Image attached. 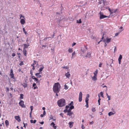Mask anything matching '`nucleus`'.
I'll use <instances>...</instances> for the list:
<instances>
[{
    "label": "nucleus",
    "mask_w": 129,
    "mask_h": 129,
    "mask_svg": "<svg viewBox=\"0 0 129 129\" xmlns=\"http://www.w3.org/2000/svg\"><path fill=\"white\" fill-rule=\"evenodd\" d=\"M41 66V67L38 70V71L39 72H41L43 71V69L44 68L43 65H42Z\"/></svg>",
    "instance_id": "obj_19"
},
{
    "label": "nucleus",
    "mask_w": 129,
    "mask_h": 129,
    "mask_svg": "<svg viewBox=\"0 0 129 129\" xmlns=\"http://www.w3.org/2000/svg\"><path fill=\"white\" fill-rule=\"evenodd\" d=\"M19 105L22 108H25V106L24 104V102L22 100L20 101L19 103Z\"/></svg>",
    "instance_id": "obj_7"
},
{
    "label": "nucleus",
    "mask_w": 129,
    "mask_h": 129,
    "mask_svg": "<svg viewBox=\"0 0 129 129\" xmlns=\"http://www.w3.org/2000/svg\"><path fill=\"white\" fill-rule=\"evenodd\" d=\"M98 70L96 69V71H95L94 73V75H97V74L98 73Z\"/></svg>",
    "instance_id": "obj_32"
},
{
    "label": "nucleus",
    "mask_w": 129,
    "mask_h": 129,
    "mask_svg": "<svg viewBox=\"0 0 129 129\" xmlns=\"http://www.w3.org/2000/svg\"><path fill=\"white\" fill-rule=\"evenodd\" d=\"M99 14L100 15V19L106 17H109V16H106L104 15L103 13L102 12H100L99 13Z\"/></svg>",
    "instance_id": "obj_5"
},
{
    "label": "nucleus",
    "mask_w": 129,
    "mask_h": 129,
    "mask_svg": "<svg viewBox=\"0 0 129 129\" xmlns=\"http://www.w3.org/2000/svg\"><path fill=\"white\" fill-rule=\"evenodd\" d=\"M23 86L24 88H25L27 86V85L26 83H24V85H23Z\"/></svg>",
    "instance_id": "obj_39"
},
{
    "label": "nucleus",
    "mask_w": 129,
    "mask_h": 129,
    "mask_svg": "<svg viewBox=\"0 0 129 129\" xmlns=\"http://www.w3.org/2000/svg\"><path fill=\"white\" fill-rule=\"evenodd\" d=\"M64 89H66V90H67V89L68 88V86L67 85H66V84H65L64 85Z\"/></svg>",
    "instance_id": "obj_37"
},
{
    "label": "nucleus",
    "mask_w": 129,
    "mask_h": 129,
    "mask_svg": "<svg viewBox=\"0 0 129 129\" xmlns=\"http://www.w3.org/2000/svg\"><path fill=\"white\" fill-rule=\"evenodd\" d=\"M55 124L53 122H52L50 124V125L52 126L54 129H56V126H55Z\"/></svg>",
    "instance_id": "obj_20"
},
{
    "label": "nucleus",
    "mask_w": 129,
    "mask_h": 129,
    "mask_svg": "<svg viewBox=\"0 0 129 129\" xmlns=\"http://www.w3.org/2000/svg\"><path fill=\"white\" fill-rule=\"evenodd\" d=\"M99 2L98 4H99L100 5L102 4V2L103 3V4L104 6H105L107 5L108 4V2L106 1V0H99Z\"/></svg>",
    "instance_id": "obj_4"
},
{
    "label": "nucleus",
    "mask_w": 129,
    "mask_h": 129,
    "mask_svg": "<svg viewBox=\"0 0 129 129\" xmlns=\"http://www.w3.org/2000/svg\"><path fill=\"white\" fill-rule=\"evenodd\" d=\"M113 9V13H116L118 10L117 9H116L115 10H114V9Z\"/></svg>",
    "instance_id": "obj_45"
},
{
    "label": "nucleus",
    "mask_w": 129,
    "mask_h": 129,
    "mask_svg": "<svg viewBox=\"0 0 129 129\" xmlns=\"http://www.w3.org/2000/svg\"><path fill=\"white\" fill-rule=\"evenodd\" d=\"M85 127L83 125H82V129H84L85 128Z\"/></svg>",
    "instance_id": "obj_64"
},
{
    "label": "nucleus",
    "mask_w": 129,
    "mask_h": 129,
    "mask_svg": "<svg viewBox=\"0 0 129 129\" xmlns=\"http://www.w3.org/2000/svg\"><path fill=\"white\" fill-rule=\"evenodd\" d=\"M65 76L66 77L68 78H69L70 77L71 75L70 74L69 72H68L67 73L65 74Z\"/></svg>",
    "instance_id": "obj_16"
},
{
    "label": "nucleus",
    "mask_w": 129,
    "mask_h": 129,
    "mask_svg": "<svg viewBox=\"0 0 129 129\" xmlns=\"http://www.w3.org/2000/svg\"><path fill=\"white\" fill-rule=\"evenodd\" d=\"M108 10L110 12V15H111L113 13V9H112V10H111V9H110V8H108Z\"/></svg>",
    "instance_id": "obj_24"
},
{
    "label": "nucleus",
    "mask_w": 129,
    "mask_h": 129,
    "mask_svg": "<svg viewBox=\"0 0 129 129\" xmlns=\"http://www.w3.org/2000/svg\"><path fill=\"white\" fill-rule=\"evenodd\" d=\"M68 51L69 53H71L73 52V50L72 48H69L68 49Z\"/></svg>",
    "instance_id": "obj_30"
},
{
    "label": "nucleus",
    "mask_w": 129,
    "mask_h": 129,
    "mask_svg": "<svg viewBox=\"0 0 129 129\" xmlns=\"http://www.w3.org/2000/svg\"><path fill=\"white\" fill-rule=\"evenodd\" d=\"M111 38H109V39L107 38L106 40H104L103 41L104 42L106 41V43H109L111 41Z\"/></svg>",
    "instance_id": "obj_14"
},
{
    "label": "nucleus",
    "mask_w": 129,
    "mask_h": 129,
    "mask_svg": "<svg viewBox=\"0 0 129 129\" xmlns=\"http://www.w3.org/2000/svg\"><path fill=\"white\" fill-rule=\"evenodd\" d=\"M12 56H13L14 57V56H15V53H12Z\"/></svg>",
    "instance_id": "obj_61"
},
{
    "label": "nucleus",
    "mask_w": 129,
    "mask_h": 129,
    "mask_svg": "<svg viewBox=\"0 0 129 129\" xmlns=\"http://www.w3.org/2000/svg\"><path fill=\"white\" fill-rule=\"evenodd\" d=\"M76 44V43H75L74 42L73 43V44H72V46L73 47L74 45H75Z\"/></svg>",
    "instance_id": "obj_52"
},
{
    "label": "nucleus",
    "mask_w": 129,
    "mask_h": 129,
    "mask_svg": "<svg viewBox=\"0 0 129 129\" xmlns=\"http://www.w3.org/2000/svg\"><path fill=\"white\" fill-rule=\"evenodd\" d=\"M122 58V56L121 55H120L118 59L119 63V64H121V60Z\"/></svg>",
    "instance_id": "obj_15"
},
{
    "label": "nucleus",
    "mask_w": 129,
    "mask_h": 129,
    "mask_svg": "<svg viewBox=\"0 0 129 129\" xmlns=\"http://www.w3.org/2000/svg\"><path fill=\"white\" fill-rule=\"evenodd\" d=\"M33 106H31L30 107V108L31 109V112H32V110H33Z\"/></svg>",
    "instance_id": "obj_46"
},
{
    "label": "nucleus",
    "mask_w": 129,
    "mask_h": 129,
    "mask_svg": "<svg viewBox=\"0 0 129 129\" xmlns=\"http://www.w3.org/2000/svg\"><path fill=\"white\" fill-rule=\"evenodd\" d=\"M32 112H30V113H29L30 117H32V116H31V115Z\"/></svg>",
    "instance_id": "obj_55"
},
{
    "label": "nucleus",
    "mask_w": 129,
    "mask_h": 129,
    "mask_svg": "<svg viewBox=\"0 0 129 129\" xmlns=\"http://www.w3.org/2000/svg\"><path fill=\"white\" fill-rule=\"evenodd\" d=\"M20 19H21L22 17L23 18V19H21L20 21V22L21 24L22 25H24L25 23V19L24 16H22V14L20 15Z\"/></svg>",
    "instance_id": "obj_3"
},
{
    "label": "nucleus",
    "mask_w": 129,
    "mask_h": 129,
    "mask_svg": "<svg viewBox=\"0 0 129 129\" xmlns=\"http://www.w3.org/2000/svg\"><path fill=\"white\" fill-rule=\"evenodd\" d=\"M88 99L87 98H86L85 99V102L86 103H88Z\"/></svg>",
    "instance_id": "obj_42"
},
{
    "label": "nucleus",
    "mask_w": 129,
    "mask_h": 129,
    "mask_svg": "<svg viewBox=\"0 0 129 129\" xmlns=\"http://www.w3.org/2000/svg\"><path fill=\"white\" fill-rule=\"evenodd\" d=\"M71 110L69 108L67 109L68 113L71 112Z\"/></svg>",
    "instance_id": "obj_44"
},
{
    "label": "nucleus",
    "mask_w": 129,
    "mask_h": 129,
    "mask_svg": "<svg viewBox=\"0 0 129 129\" xmlns=\"http://www.w3.org/2000/svg\"><path fill=\"white\" fill-rule=\"evenodd\" d=\"M101 96L103 98H104V95H103V92H101L100 93Z\"/></svg>",
    "instance_id": "obj_40"
},
{
    "label": "nucleus",
    "mask_w": 129,
    "mask_h": 129,
    "mask_svg": "<svg viewBox=\"0 0 129 129\" xmlns=\"http://www.w3.org/2000/svg\"><path fill=\"white\" fill-rule=\"evenodd\" d=\"M10 75L11 76V78L12 79H14V75L13 74V71L12 69H11L10 70Z\"/></svg>",
    "instance_id": "obj_8"
},
{
    "label": "nucleus",
    "mask_w": 129,
    "mask_h": 129,
    "mask_svg": "<svg viewBox=\"0 0 129 129\" xmlns=\"http://www.w3.org/2000/svg\"><path fill=\"white\" fill-rule=\"evenodd\" d=\"M119 34L118 33H117L115 34V36H117Z\"/></svg>",
    "instance_id": "obj_62"
},
{
    "label": "nucleus",
    "mask_w": 129,
    "mask_h": 129,
    "mask_svg": "<svg viewBox=\"0 0 129 129\" xmlns=\"http://www.w3.org/2000/svg\"><path fill=\"white\" fill-rule=\"evenodd\" d=\"M117 50V49H116V46H115L114 47V53Z\"/></svg>",
    "instance_id": "obj_50"
},
{
    "label": "nucleus",
    "mask_w": 129,
    "mask_h": 129,
    "mask_svg": "<svg viewBox=\"0 0 129 129\" xmlns=\"http://www.w3.org/2000/svg\"><path fill=\"white\" fill-rule=\"evenodd\" d=\"M120 29H122L121 31H122L123 30V27H122V26H121L120 28Z\"/></svg>",
    "instance_id": "obj_56"
},
{
    "label": "nucleus",
    "mask_w": 129,
    "mask_h": 129,
    "mask_svg": "<svg viewBox=\"0 0 129 129\" xmlns=\"http://www.w3.org/2000/svg\"><path fill=\"white\" fill-rule=\"evenodd\" d=\"M40 123L41 124H43L44 123V122L43 121L41 122H40Z\"/></svg>",
    "instance_id": "obj_63"
},
{
    "label": "nucleus",
    "mask_w": 129,
    "mask_h": 129,
    "mask_svg": "<svg viewBox=\"0 0 129 129\" xmlns=\"http://www.w3.org/2000/svg\"><path fill=\"white\" fill-rule=\"evenodd\" d=\"M82 93L81 92H80L79 93V101L81 102L82 101Z\"/></svg>",
    "instance_id": "obj_11"
},
{
    "label": "nucleus",
    "mask_w": 129,
    "mask_h": 129,
    "mask_svg": "<svg viewBox=\"0 0 129 129\" xmlns=\"http://www.w3.org/2000/svg\"><path fill=\"white\" fill-rule=\"evenodd\" d=\"M15 119L17 120V121L19 122H20V121H21V119L20 118V116H15Z\"/></svg>",
    "instance_id": "obj_13"
},
{
    "label": "nucleus",
    "mask_w": 129,
    "mask_h": 129,
    "mask_svg": "<svg viewBox=\"0 0 129 129\" xmlns=\"http://www.w3.org/2000/svg\"><path fill=\"white\" fill-rule=\"evenodd\" d=\"M104 37L103 36L102 38V40H101L98 43V44H99L100 43V42H101L102 41V40L104 39Z\"/></svg>",
    "instance_id": "obj_43"
},
{
    "label": "nucleus",
    "mask_w": 129,
    "mask_h": 129,
    "mask_svg": "<svg viewBox=\"0 0 129 129\" xmlns=\"http://www.w3.org/2000/svg\"><path fill=\"white\" fill-rule=\"evenodd\" d=\"M85 106L87 108L88 107V103H86V104Z\"/></svg>",
    "instance_id": "obj_54"
},
{
    "label": "nucleus",
    "mask_w": 129,
    "mask_h": 129,
    "mask_svg": "<svg viewBox=\"0 0 129 129\" xmlns=\"http://www.w3.org/2000/svg\"><path fill=\"white\" fill-rule=\"evenodd\" d=\"M32 78L34 80V81L37 82L36 83L38 85H40V80H39L37 78L35 77L34 76H33L32 77Z\"/></svg>",
    "instance_id": "obj_6"
},
{
    "label": "nucleus",
    "mask_w": 129,
    "mask_h": 129,
    "mask_svg": "<svg viewBox=\"0 0 129 129\" xmlns=\"http://www.w3.org/2000/svg\"><path fill=\"white\" fill-rule=\"evenodd\" d=\"M34 89H37L38 88V87L37 86H34Z\"/></svg>",
    "instance_id": "obj_49"
},
{
    "label": "nucleus",
    "mask_w": 129,
    "mask_h": 129,
    "mask_svg": "<svg viewBox=\"0 0 129 129\" xmlns=\"http://www.w3.org/2000/svg\"><path fill=\"white\" fill-rule=\"evenodd\" d=\"M26 51L25 50V49H24V48H23V54L25 56H26Z\"/></svg>",
    "instance_id": "obj_26"
},
{
    "label": "nucleus",
    "mask_w": 129,
    "mask_h": 129,
    "mask_svg": "<svg viewBox=\"0 0 129 129\" xmlns=\"http://www.w3.org/2000/svg\"><path fill=\"white\" fill-rule=\"evenodd\" d=\"M57 104L60 107H62L66 105L65 100L63 99H61L57 101Z\"/></svg>",
    "instance_id": "obj_2"
},
{
    "label": "nucleus",
    "mask_w": 129,
    "mask_h": 129,
    "mask_svg": "<svg viewBox=\"0 0 129 129\" xmlns=\"http://www.w3.org/2000/svg\"><path fill=\"white\" fill-rule=\"evenodd\" d=\"M5 123L6 124V126L7 127L9 125V122L8 120H6L5 121Z\"/></svg>",
    "instance_id": "obj_27"
},
{
    "label": "nucleus",
    "mask_w": 129,
    "mask_h": 129,
    "mask_svg": "<svg viewBox=\"0 0 129 129\" xmlns=\"http://www.w3.org/2000/svg\"><path fill=\"white\" fill-rule=\"evenodd\" d=\"M63 69H68V68L67 67H63Z\"/></svg>",
    "instance_id": "obj_57"
},
{
    "label": "nucleus",
    "mask_w": 129,
    "mask_h": 129,
    "mask_svg": "<svg viewBox=\"0 0 129 129\" xmlns=\"http://www.w3.org/2000/svg\"><path fill=\"white\" fill-rule=\"evenodd\" d=\"M92 111L93 112H94L96 110L95 108H93L92 109Z\"/></svg>",
    "instance_id": "obj_41"
},
{
    "label": "nucleus",
    "mask_w": 129,
    "mask_h": 129,
    "mask_svg": "<svg viewBox=\"0 0 129 129\" xmlns=\"http://www.w3.org/2000/svg\"><path fill=\"white\" fill-rule=\"evenodd\" d=\"M37 62L35 60H34V63L31 64V66H34L36 63V62Z\"/></svg>",
    "instance_id": "obj_36"
},
{
    "label": "nucleus",
    "mask_w": 129,
    "mask_h": 129,
    "mask_svg": "<svg viewBox=\"0 0 129 129\" xmlns=\"http://www.w3.org/2000/svg\"><path fill=\"white\" fill-rule=\"evenodd\" d=\"M98 96L99 97V99L98 100V102L100 103V101L101 100V99L100 98V95L99 94H98Z\"/></svg>",
    "instance_id": "obj_38"
},
{
    "label": "nucleus",
    "mask_w": 129,
    "mask_h": 129,
    "mask_svg": "<svg viewBox=\"0 0 129 129\" xmlns=\"http://www.w3.org/2000/svg\"><path fill=\"white\" fill-rule=\"evenodd\" d=\"M36 122V120H30V122L31 123H35Z\"/></svg>",
    "instance_id": "obj_29"
},
{
    "label": "nucleus",
    "mask_w": 129,
    "mask_h": 129,
    "mask_svg": "<svg viewBox=\"0 0 129 129\" xmlns=\"http://www.w3.org/2000/svg\"><path fill=\"white\" fill-rule=\"evenodd\" d=\"M69 108V106H66V109L64 110V113L68 112L67 109H68Z\"/></svg>",
    "instance_id": "obj_21"
},
{
    "label": "nucleus",
    "mask_w": 129,
    "mask_h": 129,
    "mask_svg": "<svg viewBox=\"0 0 129 129\" xmlns=\"http://www.w3.org/2000/svg\"><path fill=\"white\" fill-rule=\"evenodd\" d=\"M115 113V112H110L108 113V115L110 116H111L113 115Z\"/></svg>",
    "instance_id": "obj_25"
},
{
    "label": "nucleus",
    "mask_w": 129,
    "mask_h": 129,
    "mask_svg": "<svg viewBox=\"0 0 129 129\" xmlns=\"http://www.w3.org/2000/svg\"><path fill=\"white\" fill-rule=\"evenodd\" d=\"M46 111H43V114L44 115H45L46 114Z\"/></svg>",
    "instance_id": "obj_59"
},
{
    "label": "nucleus",
    "mask_w": 129,
    "mask_h": 129,
    "mask_svg": "<svg viewBox=\"0 0 129 129\" xmlns=\"http://www.w3.org/2000/svg\"><path fill=\"white\" fill-rule=\"evenodd\" d=\"M91 53L89 52H88L86 55L85 56V57H86L89 58L91 57Z\"/></svg>",
    "instance_id": "obj_17"
},
{
    "label": "nucleus",
    "mask_w": 129,
    "mask_h": 129,
    "mask_svg": "<svg viewBox=\"0 0 129 129\" xmlns=\"http://www.w3.org/2000/svg\"><path fill=\"white\" fill-rule=\"evenodd\" d=\"M73 114V113L72 112H70L68 113L67 115L69 116H71Z\"/></svg>",
    "instance_id": "obj_28"
},
{
    "label": "nucleus",
    "mask_w": 129,
    "mask_h": 129,
    "mask_svg": "<svg viewBox=\"0 0 129 129\" xmlns=\"http://www.w3.org/2000/svg\"><path fill=\"white\" fill-rule=\"evenodd\" d=\"M23 32L26 35L27 34V32L25 31V28L24 27H23Z\"/></svg>",
    "instance_id": "obj_31"
},
{
    "label": "nucleus",
    "mask_w": 129,
    "mask_h": 129,
    "mask_svg": "<svg viewBox=\"0 0 129 129\" xmlns=\"http://www.w3.org/2000/svg\"><path fill=\"white\" fill-rule=\"evenodd\" d=\"M17 54L18 55V57L20 58V57L21 54L20 53H18Z\"/></svg>",
    "instance_id": "obj_48"
},
{
    "label": "nucleus",
    "mask_w": 129,
    "mask_h": 129,
    "mask_svg": "<svg viewBox=\"0 0 129 129\" xmlns=\"http://www.w3.org/2000/svg\"><path fill=\"white\" fill-rule=\"evenodd\" d=\"M20 98L21 99H23V94H20Z\"/></svg>",
    "instance_id": "obj_35"
},
{
    "label": "nucleus",
    "mask_w": 129,
    "mask_h": 129,
    "mask_svg": "<svg viewBox=\"0 0 129 129\" xmlns=\"http://www.w3.org/2000/svg\"><path fill=\"white\" fill-rule=\"evenodd\" d=\"M30 74H31V76H32L33 75V72L31 70L30 71Z\"/></svg>",
    "instance_id": "obj_60"
},
{
    "label": "nucleus",
    "mask_w": 129,
    "mask_h": 129,
    "mask_svg": "<svg viewBox=\"0 0 129 129\" xmlns=\"http://www.w3.org/2000/svg\"><path fill=\"white\" fill-rule=\"evenodd\" d=\"M60 86L58 82L54 84L53 87V90L54 92L58 93L60 91Z\"/></svg>",
    "instance_id": "obj_1"
},
{
    "label": "nucleus",
    "mask_w": 129,
    "mask_h": 129,
    "mask_svg": "<svg viewBox=\"0 0 129 129\" xmlns=\"http://www.w3.org/2000/svg\"><path fill=\"white\" fill-rule=\"evenodd\" d=\"M92 80L94 81H96L97 80V75H94V76L92 77Z\"/></svg>",
    "instance_id": "obj_23"
},
{
    "label": "nucleus",
    "mask_w": 129,
    "mask_h": 129,
    "mask_svg": "<svg viewBox=\"0 0 129 129\" xmlns=\"http://www.w3.org/2000/svg\"><path fill=\"white\" fill-rule=\"evenodd\" d=\"M74 122H69V127L70 128H71L73 126Z\"/></svg>",
    "instance_id": "obj_18"
},
{
    "label": "nucleus",
    "mask_w": 129,
    "mask_h": 129,
    "mask_svg": "<svg viewBox=\"0 0 129 129\" xmlns=\"http://www.w3.org/2000/svg\"><path fill=\"white\" fill-rule=\"evenodd\" d=\"M23 45H24V49H25V48H28V46L30 45L28 43H27V44H23Z\"/></svg>",
    "instance_id": "obj_22"
},
{
    "label": "nucleus",
    "mask_w": 129,
    "mask_h": 129,
    "mask_svg": "<svg viewBox=\"0 0 129 129\" xmlns=\"http://www.w3.org/2000/svg\"><path fill=\"white\" fill-rule=\"evenodd\" d=\"M76 55V53L75 51H74L72 53V58H73V57L74 56H75Z\"/></svg>",
    "instance_id": "obj_34"
},
{
    "label": "nucleus",
    "mask_w": 129,
    "mask_h": 129,
    "mask_svg": "<svg viewBox=\"0 0 129 129\" xmlns=\"http://www.w3.org/2000/svg\"><path fill=\"white\" fill-rule=\"evenodd\" d=\"M108 99V100H110V96H108V97H107Z\"/></svg>",
    "instance_id": "obj_53"
},
{
    "label": "nucleus",
    "mask_w": 129,
    "mask_h": 129,
    "mask_svg": "<svg viewBox=\"0 0 129 129\" xmlns=\"http://www.w3.org/2000/svg\"><path fill=\"white\" fill-rule=\"evenodd\" d=\"M69 106H71L70 107H69V108L71 110L74 109V106H73V101L71 102L69 104Z\"/></svg>",
    "instance_id": "obj_10"
},
{
    "label": "nucleus",
    "mask_w": 129,
    "mask_h": 129,
    "mask_svg": "<svg viewBox=\"0 0 129 129\" xmlns=\"http://www.w3.org/2000/svg\"><path fill=\"white\" fill-rule=\"evenodd\" d=\"M102 63H100V64L99 65V67H102Z\"/></svg>",
    "instance_id": "obj_51"
},
{
    "label": "nucleus",
    "mask_w": 129,
    "mask_h": 129,
    "mask_svg": "<svg viewBox=\"0 0 129 129\" xmlns=\"http://www.w3.org/2000/svg\"><path fill=\"white\" fill-rule=\"evenodd\" d=\"M93 121L90 122L89 123V124H93Z\"/></svg>",
    "instance_id": "obj_58"
},
{
    "label": "nucleus",
    "mask_w": 129,
    "mask_h": 129,
    "mask_svg": "<svg viewBox=\"0 0 129 129\" xmlns=\"http://www.w3.org/2000/svg\"><path fill=\"white\" fill-rule=\"evenodd\" d=\"M42 73V72L37 73L35 74V75L37 77V78H40L42 77V76L41 75V74Z\"/></svg>",
    "instance_id": "obj_12"
},
{
    "label": "nucleus",
    "mask_w": 129,
    "mask_h": 129,
    "mask_svg": "<svg viewBox=\"0 0 129 129\" xmlns=\"http://www.w3.org/2000/svg\"><path fill=\"white\" fill-rule=\"evenodd\" d=\"M19 64L20 66H21L24 64V63L22 61L19 63Z\"/></svg>",
    "instance_id": "obj_47"
},
{
    "label": "nucleus",
    "mask_w": 129,
    "mask_h": 129,
    "mask_svg": "<svg viewBox=\"0 0 129 129\" xmlns=\"http://www.w3.org/2000/svg\"><path fill=\"white\" fill-rule=\"evenodd\" d=\"M81 50L82 52L83 53H85L87 50V49L86 47H82L81 48Z\"/></svg>",
    "instance_id": "obj_9"
},
{
    "label": "nucleus",
    "mask_w": 129,
    "mask_h": 129,
    "mask_svg": "<svg viewBox=\"0 0 129 129\" xmlns=\"http://www.w3.org/2000/svg\"><path fill=\"white\" fill-rule=\"evenodd\" d=\"M77 23H80L82 22V21H81V19H80L79 20H77Z\"/></svg>",
    "instance_id": "obj_33"
}]
</instances>
